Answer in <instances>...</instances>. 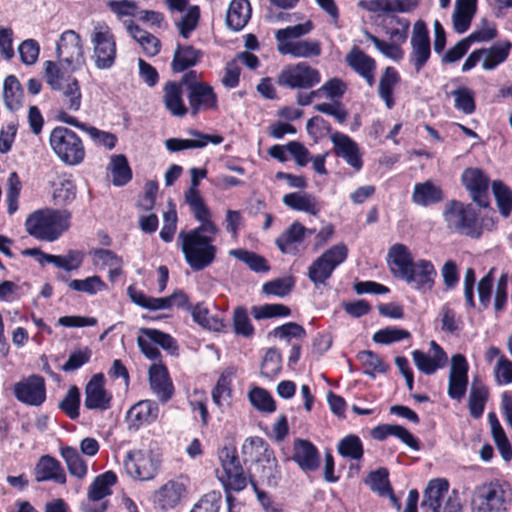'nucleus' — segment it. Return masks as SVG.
Here are the masks:
<instances>
[{
  "instance_id": "obj_30",
  "label": "nucleus",
  "mask_w": 512,
  "mask_h": 512,
  "mask_svg": "<svg viewBox=\"0 0 512 512\" xmlns=\"http://www.w3.org/2000/svg\"><path fill=\"white\" fill-rule=\"evenodd\" d=\"M284 205L295 211L316 216L320 212L315 196L309 193L292 192L282 198Z\"/></svg>"
},
{
  "instance_id": "obj_19",
  "label": "nucleus",
  "mask_w": 512,
  "mask_h": 512,
  "mask_svg": "<svg viewBox=\"0 0 512 512\" xmlns=\"http://www.w3.org/2000/svg\"><path fill=\"white\" fill-rule=\"evenodd\" d=\"M149 385L158 399L165 403L171 399L174 387L169 377L168 369L163 364H152L149 367Z\"/></svg>"
},
{
  "instance_id": "obj_28",
  "label": "nucleus",
  "mask_w": 512,
  "mask_h": 512,
  "mask_svg": "<svg viewBox=\"0 0 512 512\" xmlns=\"http://www.w3.org/2000/svg\"><path fill=\"white\" fill-rule=\"evenodd\" d=\"M443 200L442 189L432 181L416 183L412 193V201L420 206H430Z\"/></svg>"
},
{
  "instance_id": "obj_53",
  "label": "nucleus",
  "mask_w": 512,
  "mask_h": 512,
  "mask_svg": "<svg viewBox=\"0 0 512 512\" xmlns=\"http://www.w3.org/2000/svg\"><path fill=\"white\" fill-rule=\"evenodd\" d=\"M372 491L377 492L380 496H387L392 493V486L389 481V472L386 468L380 467L368 474L366 481Z\"/></svg>"
},
{
  "instance_id": "obj_34",
  "label": "nucleus",
  "mask_w": 512,
  "mask_h": 512,
  "mask_svg": "<svg viewBox=\"0 0 512 512\" xmlns=\"http://www.w3.org/2000/svg\"><path fill=\"white\" fill-rule=\"evenodd\" d=\"M24 91L15 75H8L3 83V100L6 108L16 111L22 107Z\"/></svg>"
},
{
  "instance_id": "obj_5",
  "label": "nucleus",
  "mask_w": 512,
  "mask_h": 512,
  "mask_svg": "<svg viewBox=\"0 0 512 512\" xmlns=\"http://www.w3.org/2000/svg\"><path fill=\"white\" fill-rule=\"evenodd\" d=\"M93 59L97 69L108 70L116 61L117 45L114 34L105 22H97L90 35Z\"/></svg>"
},
{
  "instance_id": "obj_22",
  "label": "nucleus",
  "mask_w": 512,
  "mask_h": 512,
  "mask_svg": "<svg viewBox=\"0 0 512 512\" xmlns=\"http://www.w3.org/2000/svg\"><path fill=\"white\" fill-rule=\"evenodd\" d=\"M185 492L186 486L183 483L170 480L155 491L153 501L161 510L167 511L180 503Z\"/></svg>"
},
{
  "instance_id": "obj_25",
  "label": "nucleus",
  "mask_w": 512,
  "mask_h": 512,
  "mask_svg": "<svg viewBox=\"0 0 512 512\" xmlns=\"http://www.w3.org/2000/svg\"><path fill=\"white\" fill-rule=\"evenodd\" d=\"M449 489V483L444 478L430 480L423 492L421 508L429 509L431 512H440L441 500Z\"/></svg>"
},
{
  "instance_id": "obj_33",
  "label": "nucleus",
  "mask_w": 512,
  "mask_h": 512,
  "mask_svg": "<svg viewBox=\"0 0 512 512\" xmlns=\"http://www.w3.org/2000/svg\"><path fill=\"white\" fill-rule=\"evenodd\" d=\"M277 50L282 55H292L297 58H309L321 54L320 42L317 40H302L295 43H285Z\"/></svg>"
},
{
  "instance_id": "obj_43",
  "label": "nucleus",
  "mask_w": 512,
  "mask_h": 512,
  "mask_svg": "<svg viewBox=\"0 0 512 512\" xmlns=\"http://www.w3.org/2000/svg\"><path fill=\"white\" fill-rule=\"evenodd\" d=\"M229 254L237 260L245 263L252 271L256 273H267L270 270V266L267 260L255 252L248 251L243 248H238L231 250Z\"/></svg>"
},
{
  "instance_id": "obj_56",
  "label": "nucleus",
  "mask_w": 512,
  "mask_h": 512,
  "mask_svg": "<svg viewBox=\"0 0 512 512\" xmlns=\"http://www.w3.org/2000/svg\"><path fill=\"white\" fill-rule=\"evenodd\" d=\"M44 260L46 263L69 272L81 266L82 255L78 251L70 250L65 256L49 254V256H44Z\"/></svg>"
},
{
  "instance_id": "obj_46",
  "label": "nucleus",
  "mask_w": 512,
  "mask_h": 512,
  "mask_svg": "<svg viewBox=\"0 0 512 512\" xmlns=\"http://www.w3.org/2000/svg\"><path fill=\"white\" fill-rule=\"evenodd\" d=\"M411 355L416 368L425 375H432L447 364V362L421 350H414Z\"/></svg>"
},
{
  "instance_id": "obj_45",
  "label": "nucleus",
  "mask_w": 512,
  "mask_h": 512,
  "mask_svg": "<svg viewBox=\"0 0 512 512\" xmlns=\"http://www.w3.org/2000/svg\"><path fill=\"white\" fill-rule=\"evenodd\" d=\"M81 393L76 385L68 388L65 396L59 402L58 408L70 419L76 420L80 415Z\"/></svg>"
},
{
  "instance_id": "obj_11",
  "label": "nucleus",
  "mask_w": 512,
  "mask_h": 512,
  "mask_svg": "<svg viewBox=\"0 0 512 512\" xmlns=\"http://www.w3.org/2000/svg\"><path fill=\"white\" fill-rule=\"evenodd\" d=\"M446 219L461 234L471 238L481 236L482 231L477 227V213L471 204L452 201L451 207L446 211Z\"/></svg>"
},
{
  "instance_id": "obj_48",
  "label": "nucleus",
  "mask_w": 512,
  "mask_h": 512,
  "mask_svg": "<svg viewBox=\"0 0 512 512\" xmlns=\"http://www.w3.org/2000/svg\"><path fill=\"white\" fill-rule=\"evenodd\" d=\"M256 475L258 477L257 482L267 487L275 488L279 485L282 474L278 462L272 463H261L256 465Z\"/></svg>"
},
{
  "instance_id": "obj_39",
  "label": "nucleus",
  "mask_w": 512,
  "mask_h": 512,
  "mask_svg": "<svg viewBox=\"0 0 512 512\" xmlns=\"http://www.w3.org/2000/svg\"><path fill=\"white\" fill-rule=\"evenodd\" d=\"M337 452L343 458L360 461L364 455L363 443L355 434L346 435L338 442Z\"/></svg>"
},
{
  "instance_id": "obj_63",
  "label": "nucleus",
  "mask_w": 512,
  "mask_h": 512,
  "mask_svg": "<svg viewBox=\"0 0 512 512\" xmlns=\"http://www.w3.org/2000/svg\"><path fill=\"white\" fill-rule=\"evenodd\" d=\"M63 103L66 109L78 111L81 107L82 94L79 82L76 78H72L64 87L62 92Z\"/></svg>"
},
{
  "instance_id": "obj_61",
  "label": "nucleus",
  "mask_w": 512,
  "mask_h": 512,
  "mask_svg": "<svg viewBox=\"0 0 512 512\" xmlns=\"http://www.w3.org/2000/svg\"><path fill=\"white\" fill-rule=\"evenodd\" d=\"M200 19V8L197 5L190 6L181 20L176 23L179 34L188 39L191 33L197 28Z\"/></svg>"
},
{
  "instance_id": "obj_15",
  "label": "nucleus",
  "mask_w": 512,
  "mask_h": 512,
  "mask_svg": "<svg viewBox=\"0 0 512 512\" xmlns=\"http://www.w3.org/2000/svg\"><path fill=\"white\" fill-rule=\"evenodd\" d=\"M330 139L335 156L344 159L349 166L359 171L363 166V160L358 144L351 137L341 132L333 133Z\"/></svg>"
},
{
  "instance_id": "obj_55",
  "label": "nucleus",
  "mask_w": 512,
  "mask_h": 512,
  "mask_svg": "<svg viewBox=\"0 0 512 512\" xmlns=\"http://www.w3.org/2000/svg\"><path fill=\"white\" fill-rule=\"evenodd\" d=\"M251 313L256 320L270 319L277 317H288L291 315V309L281 303L264 304L253 306Z\"/></svg>"
},
{
  "instance_id": "obj_38",
  "label": "nucleus",
  "mask_w": 512,
  "mask_h": 512,
  "mask_svg": "<svg viewBox=\"0 0 512 512\" xmlns=\"http://www.w3.org/2000/svg\"><path fill=\"white\" fill-rule=\"evenodd\" d=\"M358 7L375 14H384L392 19L396 13H404L398 0H360Z\"/></svg>"
},
{
  "instance_id": "obj_54",
  "label": "nucleus",
  "mask_w": 512,
  "mask_h": 512,
  "mask_svg": "<svg viewBox=\"0 0 512 512\" xmlns=\"http://www.w3.org/2000/svg\"><path fill=\"white\" fill-rule=\"evenodd\" d=\"M454 97V107L466 115L475 112V94L467 87H459L451 92Z\"/></svg>"
},
{
  "instance_id": "obj_20",
  "label": "nucleus",
  "mask_w": 512,
  "mask_h": 512,
  "mask_svg": "<svg viewBox=\"0 0 512 512\" xmlns=\"http://www.w3.org/2000/svg\"><path fill=\"white\" fill-rule=\"evenodd\" d=\"M204 56V52L190 44L177 43L170 64L173 73H182L197 66Z\"/></svg>"
},
{
  "instance_id": "obj_62",
  "label": "nucleus",
  "mask_w": 512,
  "mask_h": 512,
  "mask_svg": "<svg viewBox=\"0 0 512 512\" xmlns=\"http://www.w3.org/2000/svg\"><path fill=\"white\" fill-rule=\"evenodd\" d=\"M190 210L193 213L194 218L201 223L198 227H195L194 229H199L200 231H207V233L209 234L218 233L219 229L211 220V212L204 201L191 207Z\"/></svg>"
},
{
  "instance_id": "obj_10",
  "label": "nucleus",
  "mask_w": 512,
  "mask_h": 512,
  "mask_svg": "<svg viewBox=\"0 0 512 512\" xmlns=\"http://www.w3.org/2000/svg\"><path fill=\"white\" fill-rule=\"evenodd\" d=\"M56 54L70 71H76L85 64L82 40L74 30H66L60 35L56 44Z\"/></svg>"
},
{
  "instance_id": "obj_13",
  "label": "nucleus",
  "mask_w": 512,
  "mask_h": 512,
  "mask_svg": "<svg viewBox=\"0 0 512 512\" xmlns=\"http://www.w3.org/2000/svg\"><path fill=\"white\" fill-rule=\"evenodd\" d=\"M462 185L469 192L473 202L481 208L490 205L489 200V178L479 168H466L461 174Z\"/></svg>"
},
{
  "instance_id": "obj_7",
  "label": "nucleus",
  "mask_w": 512,
  "mask_h": 512,
  "mask_svg": "<svg viewBox=\"0 0 512 512\" xmlns=\"http://www.w3.org/2000/svg\"><path fill=\"white\" fill-rule=\"evenodd\" d=\"M218 458L223 470L218 479L223 488H232L234 492L242 491L247 486V480L236 447L232 444L225 445L218 451Z\"/></svg>"
},
{
  "instance_id": "obj_36",
  "label": "nucleus",
  "mask_w": 512,
  "mask_h": 512,
  "mask_svg": "<svg viewBox=\"0 0 512 512\" xmlns=\"http://www.w3.org/2000/svg\"><path fill=\"white\" fill-rule=\"evenodd\" d=\"M307 228L300 222H293L280 236L275 240V244L283 254L292 252L291 246L294 243L303 241Z\"/></svg>"
},
{
  "instance_id": "obj_21",
  "label": "nucleus",
  "mask_w": 512,
  "mask_h": 512,
  "mask_svg": "<svg viewBox=\"0 0 512 512\" xmlns=\"http://www.w3.org/2000/svg\"><path fill=\"white\" fill-rule=\"evenodd\" d=\"M292 460L303 471H316L320 465V455L316 446L309 440L296 439L293 446Z\"/></svg>"
},
{
  "instance_id": "obj_52",
  "label": "nucleus",
  "mask_w": 512,
  "mask_h": 512,
  "mask_svg": "<svg viewBox=\"0 0 512 512\" xmlns=\"http://www.w3.org/2000/svg\"><path fill=\"white\" fill-rule=\"evenodd\" d=\"M251 405L261 411L272 413L276 410V403L271 394L264 388L254 387L248 393Z\"/></svg>"
},
{
  "instance_id": "obj_40",
  "label": "nucleus",
  "mask_w": 512,
  "mask_h": 512,
  "mask_svg": "<svg viewBox=\"0 0 512 512\" xmlns=\"http://www.w3.org/2000/svg\"><path fill=\"white\" fill-rule=\"evenodd\" d=\"M60 453L66 462L69 473L72 476H75L78 479H82L86 476L88 471L87 464L76 448L65 446L61 448Z\"/></svg>"
},
{
  "instance_id": "obj_4",
  "label": "nucleus",
  "mask_w": 512,
  "mask_h": 512,
  "mask_svg": "<svg viewBox=\"0 0 512 512\" xmlns=\"http://www.w3.org/2000/svg\"><path fill=\"white\" fill-rule=\"evenodd\" d=\"M49 144L56 156L66 165H79L85 158V147L81 138L67 127H55L50 133Z\"/></svg>"
},
{
  "instance_id": "obj_1",
  "label": "nucleus",
  "mask_w": 512,
  "mask_h": 512,
  "mask_svg": "<svg viewBox=\"0 0 512 512\" xmlns=\"http://www.w3.org/2000/svg\"><path fill=\"white\" fill-rule=\"evenodd\" d=\"M388 263L397 267L391 268L393 275L415 290L428 291L435 284L437 271L431 261L420 259L413 261L408 247L401 243L392 245L388 250Z\"/></svg>"
},
{
  "instance_id": "obj_18",
  "label": "nucleus",
  "mask_w": 512,
  "mask_h": 512,
  "mask_svg": "<svg viewBox=\"0 0 512 512\" xmlns=\"http://www.w3.org/2000/svg\"><path fill=\"white\" fill-rule=\"evenodd\" d=\"M347 65L361 76L369 87L375 84L376 61L358 47H353L346 55Z\"/></svg>"
},
{
  "instance_id": "obj_27",
  "label": "nucleus",
  "mask_w": 512,
  "mask_h": 512,
  "mask_svg": "<svg viewBox=\"0 0 512 512\" xmlns=\"http://www.w3.org/2000/svg\"><path fill=\"white\" fill-rule=\"evenodd\" d=\"M242 453L244 455H254L255 465L278 462L273 449L262 437L259 436L246 438L242 445Z\"/></svg>"
},
{
  "instance_id": "obj_64",
  "label": "nucleus",
  "mask_w": 512,
  "mask_h": 512,
  "mask_svg": "<svg viewBox=\"0 0 512 512\" xmlns=\"http://www.w3.org/2000/svg\"><path fill=\"white\" fill-rule=\"evenodd\" d=\"M294 284L292 277L276 278L262 285V293L265 295L285 297L292 291Z\"/></svg>"
},
{
  "instance_id": "obj_14",
  "label": "nucleus",
  "mask_w": 512,
  "mask_h": 512,
  "mask_svg": "<svg viewBox=\"0 0 512 512\" xmlns=\"http://www.w3.org/2000/svg\"><path fill=\"white\" fill-rule=\"evenodd\" d=\"M84 406L88 410L106 411L111 408L113 396L105 388L103 373L94 374L84 388Z\"/></svg>"
},
{
  "instance_id": "obj_16",
  "label": "nucleus",
  "mask_w": 512,
  "mask_h": 512,
  "mask_svg": "<svg viewBox=\"0 0 512 512\" xmlns=\"http://www.w3.org/2000/svg\"><path fill=\"white\" fill-rule=\"evenodd\" d=\"M190 114L195 117L200 111L216 110L218 108V97L213 87L206 84H195L187 93Z\"/></svg>"
},
{
  "instance_id": "obj_49",
  "label": "nucleus",
  "mask_w": 512,
  "mask_h": 512,
  "mask_svg": "<svg viewBox=\"0 0 512 512\" xmlns=\"http://www.w3.org/2000/svg\"><path fill=\"white\" fill-rule=\"evenodd\" d=\"M476 10L477 8L470 7L466 4L455 3L452 23L456 33L463 34L469 29Z\"/></svg>"
},
{
  "instance_id": "obj_35",
  "label": "nucleus",
  "mask_w": 512,
  "mask_h": 512,
  "mask_svg": "<svg viewBox=\"0 0 512 512\" xmlns=\"http://www.w3.org/2000/svg\"><path fill=\"white\" fill-rule=\"evenodd\" d=\"M116 482L117 476L111 470L96 476L89 487L88 499L92 502L102 500L104 497L112 493L110 488L116 484Z\"/></svg>"
},
{
  "instance_id": "obj_37",
  "label": "nucleus",
  "mask_w": 512,
  "mask_h": 512,
  "mask_svg": "<svg viewBox=\"0 0 512 512\" xmlns=\"http://www.w3.org/2000/svg\"><path fill=\"white\" fill-rule=\"evenodd\" d=\"M512 43L509 40H504L501 43L493 44L490 48L486 49L485 58L482 63L484 70H493L501 63L505 62L509 56Z\"/></svg>"
},
{
  "instance_id": "obj_8",
  "label": "nucleus",
  "mask_w": 512,
  "mask_h": 512,
  "mask_svg": "<svg viewBox=\"0 0 512 512\" xmlns=\"http://www.w3.org/2000/svg\"><path fill=\"white\" fill-rule=\"evenodd\" d=\"M511 504L508 486L499 482L483 485L475 500L474 512H507Z\"/></svg>"
},
{
  "instance_id": "obj_29",
  "label": "nucleus",
  "mask_w": 512,
  "mask_h": 512,
  "mask_svg": "<svg viewBox=\"0 0 512 512\" xmlns=\"http://www.w3.org/2000/svg\"><path fill=\"white\" fill-rule=\"evenodd\" d=\"M489 398V390L481 381L474 379L468 396L469 414L474 419L482 417Z\"/></svg>"
},
{
  "instance_id": "obj_58",
  "label": "nucleus",
  "mask_w": 512,
  "mask_h": 512,
  "mask_svg": "<svg viewBox=\"0 0 512 512\" xmlns=\"http://www.w3.org/2000/svg\"><path fill=\"white\" fill-rule=\"evenodd\" d=\"M76 198V185L70 179H63L54 184L53 200L56 205L66 206Z\"/></svg>"
},
{
  "instance_id": "obj_9",
  "label": "nucleus",
  "mask_w": 512,
  "mask_h": 512,
  "mask_svg": "<svg viewBox=\"0 0 512 512\" xmlns=\"http://www.w3.org/2000/svg\"><path fill=\"white\" fill-rule=\"evenodd\" d=\"M123 465L128 476L139 481L153 479L159 468V462L153 453L140 449L128 451Z\"/></svg>"
},
{
  "instance_id": "obj_2",
  "label": "nucleus",
  "mask_w": 512,
  "mask_h": 512,
  "mask_svg": "<svg viewBox=\"0 0 512 512\" xmlns=\"http://www.w3.org/2000/svg\"><path fill=\"white\" fill-rule=\"evenodd\" d=\"M217 234L207 231L191 229L181 231L179 239L182 240V253L186 263L193 271H201L209 267L216 258L217 248L213 244Z\"/></svg>"
},
{
  "instance_id": "obj_41",
  "label": "nucleus",
  "mask_w": 512,
  "mask_h": 512,
  "mask_svg": "<svg viewBox=\"0 0 512 512\" xmlns=\"http://www.w3.org/2000/svg\"><path fill=\"white\" fill-rule=\"evenodd\" d=\"M140 333L148 338L152 343L160 346L163 350L167 351L170 355H178L179 347L177 341L168 333L154 328H140Z\"/></svg>"
},
{
  "instance_id": "obj_17",
  "label": "nucleus",
  "mask_w": 512,
  "mask_h": 512,
  "mask_svg": "<svg viewBox=\"0 0 512 512\" xmlns=\"http://www.w3.org/2000/svg\"><path fill=\"white\" fill-rule=\"evenodd\" d=\"M56 118L65 124L71 125L86 132L98 145L104 146L109 150L116 146L117 136L115 134L100 130L94 126H90L87 123L80 122L76 117L69 115L64 110L59 111Z\"/></svg>"
},
{
  "instance_id": "obj_57",
  "label": "nucleus",
  "mask_w": 512,
  "mask_h": 512,
  "mask_svg": "<svg viewBox=\"0 0 512 512\" xmlns=\"http://www.w3.org/2000/svg\"><path fill=\"white\" fill-rule=\"evenodd\" d=\"M313 29V24L310 20L303 24L289 26L284 29H279L275 33L277 47H281L285 43H293L290 39L299 38L308 34Z\"/></svg>"
},
{
  "instance_id": "obj_51",
  "label": "nucleus",
  "mask_w": 512,
  "mask_h": 512,
  "mask_svg": "<svg viewBox=\"0 0 512 512\" xmlns=\"http://www.w3.org/2000/svg\"><path fill=\"white\" fill-rule=\"evenodd\" d=\"M71 290L84 292L88 295H95L107 289L106 283L98 275L89 276L85 279H73L68 283Z\"/></svg>"
},
{
  "instance_id": "obj_44",
  "label": "nucleus",
  "mask_w": 512,
  "mask_h": 512,
  "mask_svg": "<svg viewBox=\"0 0 512 512\" xmlns=\"http://www.w3.org/2000/svg\"><path fill=\"white\" fill-rule=\"evenodd\" d=\"M334 270L333 264H328L327 260L319 256L308 267L307 277L318 288L326 284Z\"/></svg>"
},
{
  "instance_id": "obj_3",
  "label": "nucleus",
  "mask_w": 512,
  "mask_h": 512,
  "mask_svg": "<svg viewBox=\"0 0 512 512\" xmlns=\"http://www.w3.org/2000/svg\"><path fill=\"white\" fill-rule=\"evenodd\" d=\"M68 210L42 209L30 214L25 221L29 235L41 241H56L70 226Z\"/></svg>"
},
{
  "instance_id": "obj_59",
  "label": "nucleus",
  "mask_w": 512,
  "mask_h": 512,
  "mask_svg": "<svg viewBox=\"0 0 512 512\" xmlns=\"http://www.w3.org/2000/svg\"><path fill=\"white\" fill-rule=\"evenodd\" d=\"M282 357L281 353L277 348H269L263 358L261 364L260 374L261 376L272 379L281 370Z\"/></svg>"
},
{
  "instance_id": "obj_6",
  "label": "nucleus",
  "mask_w": 512,
  "mask_h": 512,
  "mask_svg": "<svg viewBox=\"0 0 512 512\" xmlns=\"http://www.w3.org/2000/svg\"><path fill=\"white\" fill-rule=\"evenodd\" d=\"M321 81V74L307 62L285 66L277 75L278 86L291 90L311 89Z\"/></svg>"
},
{
  "instance_id": "obj_42",
  "label": "nucleus",
  "mask_w": 512,
  "mask_h": 512,
  "mask_svg": "<svg viewBox=\"0 0 512 512\" xmlns=\"http://www.w3.org/2000/svg\"><path fill=\"white\" fill-rule=\"evenodd\" d=\"M110 164L113 185L121 187L131 181L132 170L125 155H113Z\"/></svg>"
},
{
  "instance_id": "obj_23",
  "label": "nucleus",
  "mask_w": 512,
  "mask_h": 512,
  "mask_svg": "<svg viewBox=\"0 0 512 512\" xmlns=\"http://www.w3.org/2000/svg\"><path fill=\"white\" fill-rule=\"evenodd\" d=\"M37 482L52 480L58 484L66 483V474L61 463L50 455H43L34 468Z\"/></svg>"
},
{
  "instance_id": "obj_12",
  "label": "nucleus",
  "mask_w": 512,
  "mask_h": 512,
  "mask_svg": "<svg viewBox=\"0 0 512 512\" xmlns=\"http://www.w3.org/2000/svg\"><path fill=\"white\" fill-rule=\"evenodd\" d=\"M13 394L19 402L38 407L46 400L45 380L40 375L32 374L14 384Z\"/></svg>"
},
{
  "instance_id": "obj_24",
  "label": "nucleus",
  "mask_w": 512,
  "mask_h": 512,
  "mask_svg": "<svg viewBox=\"0 0 512 512\" xmlns=\"http://www.w3.org/2000/svg\"><path fill=\"white\" fill-rule=\"evenodd\" d=\"M251 13L249 0H232L225 17L226 26L234 32L242 30L250 20Z\"/></svg>"
},
{
  "instance_id": "obj_26",
  "label": "nucleus",
  "mask_w": 512,
  "mask_h": 512,
  "mask_svg": "<svg viewBox=\"0 0 512 512\" xmlns=\"http://www.w3.org/2000/svg\"><path fill=\"white\" fill-rule=\"evenodd\" d=\"M181 84L176 81H168L163 86V103L166 110L175 117H184L188 108L182 98Z\"/></svg>"
},
{
  "instance_id": "obj_60",
  "label": "nucleus",
  "mask_w": 512,
  "mask_h": 512,
  "mask_svg": "<svg viewBox=\"0 0 512 512\" xmlns=\"http://www.w3.org/2000/svg\"><path fill=\"white\" fill-rule=\"evenodd\" d=\"M233 329L236 335L250 338L254 335L255 329L249 319L247 309L238 306L233 311Z\"/></svg>"
},
{
  "instance_id": "obj_47",
  "label": "nucleus",
  "mask_w": 512,
  "mask_h": 512,
  "mask_svg": "<svg viewBox=\"0 0 512 512\" xmlns=\"http://www.w3.org/2000/svg\"><path fill=\"white\" fill-rule=\"evenodd\" d=\"M492 191L500 214L507 218L512 212V190L502 181L492 182Z\"/></svg>"
},
{
  "instance_id": "obj_32",
  "label": "nucleus",
  "mask_w": 512,
  "mask_h": 512,
  "mask_svg": "<svg viewBox=\"0 0 512 512\" xmlns=\"http://www.w3.org/2000/svg\"><path fill=\"white\" fill-rule=\"evenodd\" d=\"M401 81L400 74L392 67L385 68L379 80L378 95L384 101L388 109H392L395 105L393 90Z\"/></svg>"
},
{
  "instance_id": "obj_31",
  "label": "nucleus",
  "mask_w": 512,
  "mask_h": 512,
  "mask_svg": "<svg viewBox=\"0 0 512 512\" xmlns=\"http://www.w3.org/2000/svg\"><path fill=\"white\" fill-rule=\"evenodd\" d=\"M159 413L158 404L152 400H143L135 404L128 412L132 425L139 427L156 420Z\"/></svg>"
},
{
  "instance_id": "obj_50",
  "label": "nucleus",
  "mask_w": 512,
  "mask_h": 512,
  "mask_svg": "<svg viewBox=\"0 0 512 512\" xmlns=\"http://www.w3.org/2000/svg\"><path fill=\"white\" fill-rule=\"evenodd\" d=\"M357 359L360 360L367 369L363 373L372 379L375 378L376 373H386L389 366L385 364L382 359L371 350H363L357 353Z\"/></svg>"
}]
</instances>
